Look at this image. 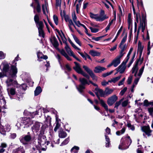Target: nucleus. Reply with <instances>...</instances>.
<instances>
[{
    "instance_id": "4be33fe9",
    "label": "nucleus",
    "mask_w": 153,
    "mask_h": 153,
    "mask_svg": "<svg viewBox=\"0 0 153 153\" xmlns=\"http://www.w3.org/2000/svg\"><path fill=\"white\" fill-rule=\"evenodd\" d=\"M42 91V90L40 87H38L36 88L34 92V94L35 96L39 95Z\"/></svg>"
},
{
    "instance_id": "3c124183",
    "label": "nucleus",
    "mask_w": 153,
    "mask_h": 153,
    "mask_svg": "<svg viewBox=\"0 0 153 153\" xmlns=\"http://www.w3.org/2000/svg\"><path fill=\"white\" fill-rule=\"evenodd\" d=\"M72 19L74 22H76V20L77 19V17H76L75 13H74L73 14H72Z\"/></svg>"
},
{
    "instance_id": "f3484780",
    "label": "nucleus",
    "mask_w": 153,
    "mask_h": 153,
    "mask_svg": "<svg viewBox=\"0 0 153 153\" xmlns=\"http://www.w3.org/2000/svg\"><path fill=\"white\" fill-rule=\"evenodd\" d=\"M105 70V68L98 66L95 68L94 71L95 73H98L101 72Z\"/></svg>"
},
{
    "instance_id": "a18cd8bd",
    "label": "nucleus",
    "mask_w": 153,
    "mask_h": 153,
    "mask_svg": "<svg viewBox=\"0 0 153 153\" xmlns=\"http://www.w3.org/2000/svg\"><path fill=\"white\" fill-rule=\"evenodd\" d=\"M60 52L65 57L67 54L66 53L65 50H62L60 51Z\"/></svg>"
},
{
    "instance_id": "ddd939ff",
    "label": "nucleus",
    "mask_w": 153,
    "mask_h": 153,
    "mask_svg": "<svg viewBox=\"0 0 153 153\" xmlns=\"http://www.w3.org/2000/svg\"><path fill=\"white\" fill-rule=\"evenodd\" d=\"M126 67L125 64H122L119 67L116 69L118 72H119L120 73H123L126 69Z\"/></svg>"
},
{
    "instance_id": "7ed1b4c3",
    "label": "nucleus",
    "mask_w": 153,
    "mask_h": 153,
    "mask_svg": "<svg viewBox=\"0 0 153 153\" xmlns=\"http://www.w3.org/2000/svg\"><path fill=\"white\" fill-rule=\"evenodd\" d=\"M90 17L92 19H94L97 21H103L105 19L108 18V17L105 15L103 17L100 16L98 14H94L92 13H90Z\"/></svg>"
},
{
    "instance_id": "72a5a7b5",
    "label": "nucleus",
    "mask_w": 153,
    "mask_h": 153,
    "mask_svg": "<svg viewBox=\"0 0 153 153\" xmlns=\"http://www.w3.org/2000/svg\"><path fill=\"white\" fill-rule=\"evenodd\" d=\"M89 74L92 78L93 80L95 81H97V76H95L93 71Z\"/></svg>"
},
{
    "instance_id": "a878e982",
    "label": "nucleus",
    "mask_w": 153,
    "mask_h": 153,
    "mask_svg": "<svg viewBox=\"0 0 153 153\" xmlns=\"http://www.w3.org/2000/svg\"><path fill=\"white\" fill-rule=\"evenodd\" d=\"M67 134L66 133L63 131H60L59 133V136L61 138H65Z\"/></svg>"
},
{
    "instance_id": "c756f323",
    "label": "nucleus",
    "mask_w": 153,
    "mask_h": 153,
    "mask_svg": "<svg viewBox=\"0 0 153 153\" xmlns=\"http://www.w3.org/2000/svg\"><path fill=\"white\" fill-rule=\"evenodd\" d=\"M123 100L124 98H122L119 101L117 102L115 104L114 108H116L117 109L118 106L120 104L121 102L123 101Z\"/></svg>"
},
{
    "instance_id": "6e6d98bb",
    "label": "nucleus",
    "mask_w": 153,
    "mask_h": 153,
    "mask_svg": "<svg viewBox=\"0 0 153 153\" xmlns=\"http://www.w3.org/2000/svg\"><path fill=\"white\" fill-rule=\"evenodd\" d=\"M150 102H149L147 100H145L144 102V106H147L150 104Z\"/></svg>"
},
{
    "instance_id": "c03bdc74",
    "label": "nucleus",
    "mask_w": 153,
    "mask_h": 153,
    "mask_svg": "<svg viewBox=\"0 0 153 153\" xmlns=\"http://www.w3.org/2000/svg\"><path fill=\"white\" fill-rule=\"evenodd\" d=\"M132 76H130L128 78L127 80V82L128 84H130L132 81Z\"/></svg>"
},
{
    "instance_id": "58836bf2",
    "label": "nucleus",
    "mask_w": 153,
    "mask_h": 153,
    "mask_svg": "<svg viewBox=\"0 0 153 153\" xmlns=\"http://www.w3.org/2000/svg\"><path fill=\"white\" fill-rule=\"evenodd\" d=\"M42 9L43 13L44 14H46V11L48 12L47 9L46 5H43L42 6Z\"/></svg>"
},
{
    "instance_id": "603ef678",
    "label": "nucleus",
    "mask_w": 153,
    "mask_h": 153,
    "mask_svg": "<svg viewBox=\"0 0 153 153\" xmlns=\"http://www.w3.org/2000/svg\"><path fill=\"white\" fill-rule=\"evenodd\" d=\"M127 89V88L126 87L124 88V89L121 91V92H120V94L121 95H123L124 94L125 92L126 91Z\"/></svg>"
},
{
    "instance_id": "423d86ee",
    "label": "nucleus",
    "mask_w": 153,
    "mask_h": 153,
    "mask_svg": "<svg viewBox=\"0 0 153 153\" xmlns=\"http://www.w3.org/2000/svg\"><path fill=\"white\" fill-rule=\"evenodd\" d=\"M144 68V66H143L142 68L140 69L139 73L137 74V76H135L136 77V78L134 80V84H135V85H136L137 84L143 72Z\"/></svg>"
},
{
    "instance_id": "c9c22d12",
    "label": "nucleus",
    "mask_w": 153,
    "mask_h": 153,
    "mask_svg": "<svg viewBox=\"0 0 153 153\" xmlns=\"http://www.w3.org/2000/svg\"><path fill=\"white\" fill-rule=\"evenodd\" d=\"M37 6L36 7V9L38 12L39 13L41 10V6L39 4V2H36Z\"/></svg>"
},
{
    "instance_id": "49530a36",
    "label": "nucleus",
    "mask_w": 153,
    "mask_h": 153,
    "mask_svg": "<svg viewBox=\"0 0 153 153\" xmlns=\"http://www.w3.org/2000/svg\"><path fill=\"white\" fill-rule=\"evenodd\" d=\"M128 100H126L123 102L122 104V105L123 107L126 106L128 104Z\"/></svg>"
},
{
    "instance_id": "ea45409f",
    "label": "nucleus",
    "mask_w": 153,
    "mask_h": 153,
    "mask_svg": "<svg viewBox=\"0 0 153 153\" xmlns=\"http://www.w3.org/2000/svg\"><path fill=\"white\" fill-rule=\"evenodd\" d=\"M53 19L56 25H57L58 24V18L55 15H53Z\"/></svg>"
},
{
    "instance_id": "b1692460",
    "label": "nucleus",
    "mask_w": 153,
    "mask_h": 153,
    "mask_svg": "<svg viewBox=\"0 0 153 153\" xmlns=\"http://www.w3.org/2000/svg\"><path fill=\"white\" fill-rule=\"evenodd\" d=\"M101 105L105 108L107 111L108 110V107L105 102L102 100H99Z\"/></svg>"
},
{
    "instance_id": "f8f14e48",
    "label": "nucleus",
    "mask_w": 153,
    "mask_h": 153,
    "mask_svg": "<svg viewBox=\"0 0 153 153\" xmlns=\"http://www.w3.org/2000/svg\"><path fill=\"white\" fill-rule=\"evenodd\" d=\"M75 65V67H74V69L78 73L80 74L82 71L80 65L76 62H74Z\"/></svg>"
},
{
    "instance_id": "aec40b11",
    "label": "nucleus",
    "mask_w": 153,
    "mask_h": 153,
    "mask_svg": "<svg viewBox=\"0 0 153 153\" xmlns=\"http://www.w3.org/2000/svg\"><path fill=\"white\" fill-rule=\"evenodd\" d=\"M40 126L39 123H36L32 127V129L33 131H37L39 130Z\"/></svg>"
},
{
    "instance_id": "bb28decb",
    "label": "nucleus",
    "mask_w": 153,
    "mask_h": 153,
    "mask_svg": "<svg viewBox=\"0 0 153 153\" xmlns=\"http://www.w3.org/2000/svg\"><path fill=\"white\" fill-rule=\"evenodd\" d=\"M83 68L89 74H90L92 72V71L86 66L83 65Z\"/></svg>"
},
{
    "instance_id": "8fccbe9b",
    "label": "nucleus",
    "mask_w": 153,
    "mask_h": 153,
    "mask_svg": "<svg viewBox=\"0 0 153 153\" xmlns=\"http://www.w3.org/2000/svg\"><path fill=\"white\" fill-rule=\"evenodd\" d=\"M148 110L150 114L152 116V113L153 112V108H148Z\"/></svg>"
},
{
    "instance_id": "69168bd1",
    "label": "nucleus",
    "mask_w": 153,
    "mask_h": 153,
    "mask_svg": "<svg viewBox=\"0 0 153 153\" xmlns=\"http://www.w3.org/2000/svg\"><path fill=\"white\" fill-rule=\"evenodd\" d=\"M69 139L68 138L66 139L65 141H64L62 144H63L64 145H65L67 144L68 141Z\"/></svg>"
},
{
    "instance_id": "6ab92c4d",
    "label": "nucleus",
    "mask_w": 153,
    "mask_h": 153,
    "mask_svg": "<svg viewBox=\"0 0 153 153\" xmlns=\"http://www.w3.org/2000/svg\"><path fill=\"white\" fill-rule=\"evenodd\" d=\"M89 53L93 56H98L100 54V53L94 50L90 51L89 52Z\"/></svg>"
},
{
    "instance_id": "a19ab883",
    "label": "nucleus",
    "mask_w": 153,
    "mask_h": 153,
    "mask_svg": "<svg viewBox=\"0 0 153 153\" xmlns=\"http://www.w3.org/2000/svg\"><path fill=\"white\" fill-rule=\"evenodd\" d=\"M9 66L8 65H4L3 68V71L5 72L7 71L9 69Z\"/></svg>"
},
{
    "instance_id": "2eb2a0df",
    "label": "nucleus",
    "mask_w": 153,
    "mask_h": 153,
    "mask_svg": "<svg viewBox=\"0 0 153 153\" xmlns=\"http://www.w3.org/2000/svg\"><path fill=\"white\" fill-rule=\"evenodd\" d=\"M17 72V69L16 66H12L10 71V74L13 77L14 76Z\"/></svg>"
},
{
    "instance_id": "bf43d9fd",
    "label": "nucleus",
    "mask_w": 153,
    "mask_h": 153,
    "mask_svg": "<svg viewBox=\"0 0 153 153\" xmlns=\"http://www.w3.org/2000/svg\"><path fill=\"white\" fill-rule=\"evenodd\" d=\"M65 67L66 69L69 71H71V68L69 65L68 64H66L65 65Z\"/></svg>"
},
{
    "instance_id": "dca6fc26",
    "label": "nucleus",
    "mask_w": 153,
    "mask_h": 153,
    "mask_svg": "<svg viewBox=\"0 0 153 153\" xmlns=\"http://www.w3.org/2000/svg\"><path fill=\"white\" fill-rule=\"evenodd\" d=\"M114 91V90L112 89H110L108 88H105L104 91V97L105 96H107L111 94Z\"/></svg>"
},
{
    "instance_id": "a211bd4d",
    "label": "nucleus",
    "mask_w": 153,
    "mask_h": 153,
    "mask_svg": "<svg viewBox=\"0 0 153 153\" xmlns=\"http://www.w3.org/2000/svg\"><path fill=\"white\" fill-rule=\"evenodd\" d=\"M65 48L66 52L69 55L73 56L74 55L73 52L71 50L68 45H66V46H65Z\"/></svg>"
},
{
    "instance_id": "338daca9",
    "label": "nucleus",
    "mask_w": 153,
    "mask_h": 153,
    "mask_svg": "<svg viewBox=\"0 0 153 153\" xmlns=\"http://www.w3.org/2000/svg\"><path fill=\"white\" fill-rule=\"evenodd\" d=\"M7 146V144L5 143H2L1 144V145L0 147L2 148H5Z\"/></svg>"
},
{
    "instance_id": "864d4df0",
    "label": "nucleus",
    "mask_w": 153,
    "mask_h": 153,
    "mask_svg": "<svg viewBox=\"0 0 153 153\" xmlns=\"http://www.w3.org/2000/svg\"><path fill=\"white\" fill-rule=\"evenodd\" d=\"M34 19L35 22L37 23L38 22H39V18L38 16L37 15H36L34 18Z\"/></svg>"
},
{
    "instance_id": "9d476101",
    "label": "nucleus",
    "mask_w": 153,
    "mask_h": 153,
    "mask_svg": "<svg viewBox=\"0 0 153 153\" xmlns=\"http://www.w3.org/2000/svg\"><path fill=\"white\" fill-rule=\"evenodd\" d=\"M123 56V54H121L120 56H118L113 60L112 62L114 67H117L120 63V59Z\"/></svg>"
},
{
    "instance_id": "0eeeda50",
    "label": "nucleus",
    "mask_w": 153,
    "mask_h": 153,
    "mask_svg": "<svg viewBox=\"0 0 153 153\" xmlns=\"http://www.w3.org/2000/svg\"><path fill=\"white\" fill-rule=\"evenodd\" d=\"M94 92L99 100L100 99L99 97V95H100L102 97H104V91L100 89L97 87L95 88Z\"/></svg>"
},
{
    "instance_id": "e2e57ef3",
    "label": "nucleus",
    "mask_w": 153,
    "mask_h": 153,
    "mask_svg": "<svg viewBox=\"0 0 153 153\" xmlns=\"http://www.w3.org/2000/svg\"><path fill=\"white\" fill-rule=\"evenodd\" d=\"M78 53L82 56L83 58H85V60L86 59V56L84 55L82 53H81L79 52H78Z\"/></svg>"
},
{
    "instance_id": "37998d69",
    "label": "nucleus",
    "mask_w": 153,
    "mask_h": 153,
    "mask_svg": "<svg viewBox=\"0 0 153 153\" xmlns=\"http://www.w3.org/2000/svg\"><path fill=\"white\" fill-rule=\"evenodd\" d=\"M136 21L138 22V19L139 18L140 19H140H142V18L141 19L140 18V14L139 13H137L136 14Z\"/></svg>"
},
{
    "instance_id": "1a4fd4ad",
    "label": "nucleus",
    "mask_w": 153,
    "mask_h": 153,
    "mask_svg": "<svg viewBox=\"0 0 153 153\" xmlns=\"http://www.w3.org/2000/svg\"><path fill=\"white\" fill-rule=\"evenodd\" d=\"M31 139V137L29 135H27L23 137L20 140L21 142L23 144H27Z\"/></svg>"
},
{
    "instance_id": "6e6552de",
    "label": "nucleus",
    "mask_w": 153,
    "mask_h": 153,
    "mask_svg": "<svg viewBox=\"0 0 153 153\" xmlns=\"http://www.w3.org/2000/svg\"><path fill=\"white\" fill-rule=\"evenodd\" d=\"M139 61H140V64H141L142 61L140 60H138L135 65L133 67L132 69L131 72L132 74L135 73L134 75L135 76H137V73L138 69L137 65Z\"/></svg>"
},
{
    "instance_id": "f03ea898",
    "label": "nucleus",
    "mask_w": 153,
    "mask_h": 153,
    "mask_svg": "<svg viewBox=\"0 0 153 153\" xmlns=\"http://www.w3.org/2000/svg\"><path fill=\"white\" fill-rule=\"evenodd\" d=\"M79 81L81 84L79 85L78 87H77L76 88L78 91L81 93L82 92V90L85 88L84 85L86 84L89 85V83L87 80L84 78H80Z\"/></svg>"
},
{
    "instance_id": "412c9836",
    "label": "nucleus",
    "mask_w": 153,
    "mask_h": 153,
    "mask_svg": "<svg viewBox=\"0 0 153 153\" xmlns=\"http://www.w3.org/2000/svg\"><path fill=\"white\" fill-rule=\"evenodd\" d=\"M121 77V76H119L112 79H111L110 80H108V82H110V83L113 82L115 83V82L119 80Z\"/></svg>"
},
{
    "instance_id": "4c0bfd02",
    "label": "nucleus",
    "mask_w": 153,
    "mask_h": 153,
    "mask_svg": "<svg viewBox=\"0 0 153 153\" xmlns=\"http://www.w3.org/2000/svg\"><path fill=\"white\" fill-rule=\"evenodd\" d=\"M73 37L75 42L79 45L81 46V43L78 38L75 36L73 35Z\"/></svg>"
},
{
    "instance_id": "39448f33",
    "label": "nucleus",
    "mask_w": 153,
    "mask_h": 153,
    "mask_svg": "<svg viewBox=\"0 0 153 153\" xmlns=\"http://www.w3.org/2000/svg\"><path fill=\"white\" fill-rule=\"evenodd\" d=\"M117 99V97L115 95H114L108 99L107 103L109 105L111 106L115 102Z\"/></svg>"
},
{
    "instance_id": "9b49d317",
    "label": "nucleus",
    "mask_w": 153,
    "mask_h": 153,
    "mask_svg": "<svg viewBox=\"0 0 153 153\" xmlns=\"http://www.w3.org/2000/svg\"><path fill=\"white\" fill-rule=\"evenodd\" d=\"M65 19V21L67 22H68V26L70 28V29L72 31V30L71 26L72 25H74V23L72 20L70 19L69 17L67 15H65L64 16Z\"/></svg>"
},
{
    "instance_id": "774afa93",
    "label": "nucleus",
    "mask_w": 153,
    "mask_h": 153,
    "mask_svg": "<svg viewBox=\"0 0 153 153\" xmlns=\"http://www.w3.org/2000/svg\"><path fill=\"white\" fill-rule=\"evenodd\" d=\"M75 49L78 50H80V49L78 48H77L76 45H75L73 43L71 45Z\"/></svg>"
},
{
    "instance_id": "f704fd0d",
    "label": "nucleus",
    "mask_w": 153,
    "mask_h": 153,
    "mask_svg": "<svg viewBox=\"0 0 153 153\" xmlns=\"http://www.w3.org/2000/svg\"><path fill=\"white\" fill-rule=\"evenodd\" d=\"M89 28L92 33H96L98 31L99 29L98 28H95L93 27H90Z\"/></svg>"
},
{
    "instance_id": "20e7f679",
    "label": "nucleus",
    "mask_w": 153,
    "mask_h": 153,
    "mask_svg": "<svg viewBox=\"0 0 153 153\" xmlns=\"http://www.w3.org/2000/svg\"><path fill=\"white\" fill-rule=\"evenodd\" d=\"M141 129L142 131L144 132L149 137L151 135L152 130L150 129L149 126H144L141 127Z\"/></svg>"
},
{
    "instance_id": "de8ad7c7",
    "label": "nucleus",
    "mask_w": 153,
    "mask_h": 153,
    "mask_svg": "<svg viewBox=\"0 0 153 153\" xmlns=\"http://www.w3.org/2000/svg\"><path fill=\"white\" fill-rule=\"evenodd\" d=\"M113 71H112L109 72H108L104 74H103L102 76L104 77H105L106 76L111 74L113 73Z\"/></svg>"
},
{
    "instance_id": "79ce46f5",
    "label": "nucleus",
    "mask_w": 153,
    "mask_h": 153,
    "mask_svg": "<svg viewBox=\"0 0 153 153\" xmlns=\"http://www.w3.org/2000/svg\"><path fill=\"white\" fill-rule=\"evenodd\" d=\"M5 56V54L2 52L0 51V59L4 58Z\"/></svg>"
},
{
    "instance_id": "0e129e2a",
    "label": "nucleus",
    "mask_w": 153,
    "mask_h": 153,
    "mask_svg": "<svg viewBox=\"0 0 153 153\" xmlns=\"http://www.w3.org/2000/svg\"><path fill=\"white\" fill-rule=\"evenodd\" d=\"M126 138H127V139H128V141L129 142H130L129 145H130L132 142V140H131V139L130 137H129V136L127 137H126Z\"/></svg>"
},
{
    "instance_id": "c85d7f7f",
    "label": "nucleus",
    "mask_w": 153,
    "mask_h": 153,
    "mask_svg": "<svg viewBox=\"0 0 153 153\" xmlns=\"http://www.w3.org/2000/svg\"><path fill=\"white\" fill-rule=\"evenodd\" d=\"M127 37V35L126 34L125 36H124L123 39H122V41L120 44V45L119 46V47L120 48H122V45H123L124 43L125 42Z\"/></svg>"
},
{
    "instance_id": "5701e85b",
    "label": "nucleus",
    "mask_w": 153,
    "mask_h": 153,
    "mask_svg": "<svg viewBox=\"0 0 153 153\" xmlns=\"http://www.w3.org/2000/svg\"><path fill=\"white\" fill-rule=\"evenodd\" d=\"M38 58L39 59H47L48 57L44 55L42 53L38 52L37 53Z\"/></svg>"
},
{
    "instance_id": "f257e3e1",
    "label": "nucleus",
    "mask_w": 153,
    "mask_h": 153,
    "mask_svg": "<svg viewBox=\"0 0 153 153\" xmlns=\"http://www.w3.org/2000/svg\"><path fill=\"white\" fill-rule=\"evenodd\" d=\"M146 26V18L143 15L142 16V19H140V24L138 26L137 33H139L140 30H141L143 32Z\"/></svg>"
},
{
    "instance_id": "cd10ccee",
    "label": "nucleus",
    "mask_w": 153,
    "mask_h": 153,
    "mask_svg": "<svg viewBox=\"0 0 153 153\" xmlns=\"http://www.w3.org/2000/svg\"><path fill=\"white\" fill-rule=\"evenodd\" d=\"M8 93L9 94H10L11 95H14L16 93V91L15 89L13 88H11L8 91V90L7 89Z\"/></svg>"
},
{
    "instance_id": "4468645a",
    "label": "nucleus",
    "mask_w": 153,
    "mask_h": 153,
    "mask_svg": "<svg viewBox=\"0 0 153 153\" xmlns=\"http://www.w3.org/2000/svg\"><path fill=\"white\" fill-rule=\"evenodd\" d=\"M50 41L55 47L56 48L59 45L58 42L55 37H52L50 39Z\"/></svg>"
},
{
    "instance_id": "4d7b16f0",
    "label": "nucleus",
    "mask_w": 153,
    "mask_h": 153,
    "mask_svg": "<svg viewBox=\"0 0 153 153\" xmlns=\"http://www.w3.org/2000/svg\"><path fill=\"white\" fill-rule=\"evenodd\" d=\"M56 5L57 6H60L61 3V0H56Z\"/></svg>"
},
{
    "instance_id": "2f4dec72",
    "label": "nucleus",
    "mask_w": 153,
    "mask_h": 153,
    "mask_svg": "<svg viewBox=\"0 0 153 153\" xmlns=\"http://www.w3.org/2000/svg\"><path fill=\"white\" fill-rule=\"evenodd\" d=\"M7 85L8 86L12 85L13 80L11 79H7L6 81Z\"/></svg>"
},
{
    "instance_id": "e433bc0d",
    "label": "nucleus",
    "mask_w": 153,
    "mask_h": 153,
    "mask_svg": "<svg viewBox=\"0 0 153 153\" xmlns=\"http://www.w3.org/2000/svg\"><path fill=\"white\" fill-rule=\"evenodd\" d=\"M79 149V148L78 147L75 146L71 149V151H74V153H76L77 152V151Z\"/></svg>"
},
{
    "instance_id": "5fc2aeb1",
    "label": "nucleus",
    "mask_w": 153,
    "mask_h": 153,
    "mask_svg": "<svg viewBox=\"0 0 153 153\" xmlns=\"http://www.w3.org/2000/svg\"><path fill=\"white\" fill-rule=\"evenodd\" d=\"M109 82H108H108L104 81L101 82V84L102 85L105 86L107 85H108Z\"/></svg>"
},
{
    "instance_id": "09e8293b",
    "label": "nucleus",
    "mask_w": 153,
    "mask_h": 153,
    "mask_svg": "<svg viewBox=\"0 0 153 153\" xmlns=\"http://www.w3.org/2000/svg\"><path fill=\"white\" fill-rule=\"evenodd\" d=\"M80 74H82L83 76L88 79H89V76L83 71Z\"/></svg>"
},
{
    "instance_id": "052dcab7",
    "label": "nucleus",
    "mask_w": 153,
    "mask_h": 153,
    "mask_svg": "<svg viewBox=\"0 0 153 153\" xmlns=\"http://www.w3.org/2000/svg\"><path fill=\"white\" fill-rule=\"evenodd\" d=\"M20 87L22 89L25 90L26 89V86L25 84H24L21 85Z\"/></svg>"
},
{
    "instance_id": "13d9d810",
    "label": "nucleus",
    "mask_w": 153,
    "mask_h": 153,
    "mask_svg": "<svg viewBox=\"0 0 153 153\" xmlns=\"http://www.w3.org/2000/svg\"><path fill=\"white\" fill-rule=\"evenodd\" d=\"M75 24L78 27H80V26H81V25H82V24H81V23H80L79 21H76V22H74Z\"/></svg>"
},
{
    "instance_id": "393cba45",
    "label": "nucleus",
    "mask_w": 153,
    "mask_h": 153,
    "mask_svg": "<svg viewBox=\"0 0 153 153\" xmlns=\"http://www.w3.org/2000/svg\"><path fill=\"white\" fill-rule=\"evenodd\" d=\"M37 26L38 29H43L44 26L42 22L40 21L37 23Z\"/></svg>"
},
{
    "instance_id": "473e14b6",
    "label": "nucleus",
    "mask_w": 153,
    "mask_h": 153,
    "mask_svg": "<svg viewBox=\"0 0 153 153\" xmlns=\"http://www.w3.org/2000/svg\"><path fill=\"white\" fill-rule=\"evenodd\" d=\"M143 49V47L141 46V44L139 42L138 45V51L140 52V54L141 53Z\"/></svg>"
},
{
    "instance_id": "7c9ffc66",
    "label": "nucleus",
    "mask_w": 153,
    "mask_h": 153,
    "mask_svg": "<svg viewBox=\"0 0 153 153\" xmlns=\"http://www.w3.org/2000/svg\"><path fill=\"white\" fill-rule=\"evenodd\" d=\"M39 35L40 36H42V37H44V31L43 30V29H38Z\"/></svg>"
},
{
    "instance_id": "680f3d73",
    "label": "nucleus",
    "mask_w": 153,
    "mask_h": 153,
    "mask_svg": "<svg viewBox=\"0 0 153 153\" xmlns=\"http://www.w3.org/2000/svg\"><path fill=\"white\" fill-rule=\"evenodd\" d=\"M117 45H115L112 48H111V49H110V50L111 51H113L115 50L117 47Z\"/></svg>"
}]
</instances>
